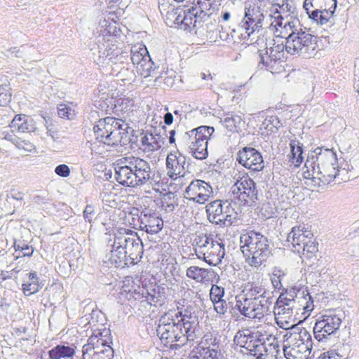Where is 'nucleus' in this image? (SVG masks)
Returning <instances> with one entry per match:
<instances>
[{
    "mask_svg": "<svg viewBox=\"0 0 359 359\" xmlns=\"http://www.w3.org/2000/svg\"><path fill=\"white\" fill-rule=\"evenodd\" d=\"M198 317L189 311H169L161 316L156 329L157 335L165 346L178 342L182 346L189 343L193 345L198 339Z\"/></svg>",
    "mask_w": 359,
    "mask_h": 359,
    "instance_id": "nucleus-1",
    "label": "nucleus"
},
{
    "mask_svg": "<svg viewBox=\"0 0 359 359\" xmlns=\"http://www.w3.org/2000/svg\"><path fill=\"white\" fill-rule=\"evenodd\" d=\"M276 32L286 40V52L292 55L311 57L318 47L317 36L309 33L297 18L290 14L279 15L275 21Z\"/></svg>",
    "mask_w": 359,
    "mask_h": 359,
    "instance_id": "nucleus-2",
    "label": "nucleus"
},
{
    "mask_svg": "<svg viewBox=\"0 0 359 359\" xmlns=\"http://www.w3.org/2000/svg\"><path fill=\"white\" fill-rule=\"evenodd\" d=\"M149 163L140 158L127 157L119 160L115 167V179L123 186L137 187L147 184L151 186L158 184V182L151 177Z\"/></svg>",
    "mask_w": 359,
    "mask_h": 359,
    "instance_id": "nucleus-3",
    "label": "nucleus"
},
{
    "mask_svg": "<svg viewBox=\"0 0 359 359\" xmlns=\"http://www.w3.org/2000/svg\"><path fill=\"white\" fill-rule=\"evenodd\" d=\"M336 154L331 149L318 147L307 157L305 167L313 178H318L323 183H330L339 175L335 166Z\"/></svg>",
    "mask_w": 359,
    "mask_h": 359,
    "instance_id": "nucleus-4",
    "label": "nucleus"
},
{
    "mask_svg": "<svg viewBox=\"0 0 359 359\" xmlns=\"http://www.w3.org/2000/svg\"><path fill=\"white\" fill-rule=\"evenodd\" d=\"M93 130L96 138L108 145H127L130 142L129 134L133 132L123 120L110 116L100 118Z\"/></svg>",
    "mask_w": 359,
    "mask_h": 359,
    "instance_id": "nucleus-5",
    "label": "nucleus"
},
{
    "mask_svg": "<svg viewBox=\"0 0 359 359\" xmlns=\"http://www.w3.org/2000/svg\"><path fill=\"white\" fill-rule=\"evenodd\" d=\"M241 250L251 266L262 265L271 255L269 241L260 232L250 230L240 236Z\"/></svg>",
    "mask_w": 359,
    "mask_h": 359,
    "instance_id": "nucleus-6",
    "label": "nucleus"
},
{
    "mask_svg": "<svg viewBox=\"0 0 359 359\" xmlns=\"http://www.w3.org/2000/svg\"><path fill=\"white\" fill-rule=\"evenodd\" d=\"M114 37L111 34H102L96 37L90 50L94 55L95 62L101 67H112L127 61L129 55L112 43Z\"/></svg>",
    "mask_w": 359,
    "mask_h": 359,
    "instance_id": "nucleus-7",
    "label": "nucleus"
},
{
    "mask_svg": "<svg viewBox=\"0 0 359 359\" xmlns=\"http://www.w3.org/2000/svg\"><path fill=\"white\" fill-rule=\"evenodd\" d=\"M215 129L211 126H202L184 133L180 140L182 147L187 148L189 152L199 160L208 156V142L214 133Z\"/></svg>",
    "mask_w": 359,
    "mask_h": 359,
    "instance_id": "nucleus-8",
    "label": "nucleus"
},
{
    "mask_svg": "<svg viewBox=\"0 0 359 359\" xmlns=\"http://www.w3.org/2000/svg\"><path fill=\"white\" fill-rule=\"evenodd\" d=\"M208 220L220 226H229L237 219V212L228 201L215 200L206 205Z\"/></svg>",
    "mask_w": 359,
    "mask_h": 359,
    "instance_id": "nucleus-9",
    "label": "nucleus"
},
{
    "mask_svg": "<svg viewBox=\"0 0 359 359\" xmlns=\"http://www.w3.org/2000/svg\"><path fill=\"white\" fill-rule=\"evenodd\" d=\"M341 322L339 314L334 311H326L316 321L313 327L315 339L319 342L327 341L339 329Z\"/></svg>",
    "mask_w": 359,
    "mask_h": 359,
    "instance_id": "nucleus-10",
    "label": "nucleus"
},
{
    "mask_svg": "<svg viewBox=\"0 0 359 359\" xmlns=\"http://www.w3.org/2000/svg\"><path fill=\"white\" fill-rule=\"evenodd\" d=\"M337 5V0H305L304 2V8L309 18L320 25L330 20Z\"/></svg>",
    "mask_w": 359,
    "mask_h": 359,
    "instance_id": "nucleus-11",
    "label": "nucleus"
},
{
    "mask_svg": "<svg viewBox=\"0 0 359 359\" xmlns=\"http://www.w3.org/2000/svg\"><path fill=\"white\" fill-rule=\"evenodd\" d=\"M271 304L267 299H250L239 295L236 297L235 307L245 317L260 320L267 313Z\"/></svg>",
    "mask_w": 359,
    "mask_h": 359,
    "instance_id": "nucleus-12",
    "label": "nucleus"
},
{
    "mask_svg": "<svg viewBox=\"0 0 359 359\" xmlns=\"http://www.w3.org/2000/svg\"><path fill=\"white\" fill-rule=\"evenodd\" d=\"M124 233H116V243L121 245L126 257L130 263L139 261L143 255V244L137 233H128L124 230Z\"/></svg>",
    "mask_w": 359,
    "mask_h": 359,
    "instance_id": "nucleus-13",
    "label": "nucleus"
},
{
    "mask_svg": "<svg viewBox=\"0 0 359 359\" xmlns=\"http://www.w3.org/2000/svg\"><path fill=\"white\" fill-rule=\"evenodd\" d=\"M231 190L233 198L238 199L241 205L255 202L257 199L256 184L248 176H239Z\"/></svg>",
    "mask_w": 359,
    "mask_h": 359,
    "instance_id": "nucleus-14",
    "label": "nucleus"
},
{
    "mask_svg": "<svg viewBox=\"0 0 359 359\" xmlns=\"http://www.w3.org/2000/svg\"><path fill=\"white\" fill-rule=\"evenodd\" d=\"M135 211L137 218L133 217L132 219L135 228L150 234H156L162 229L163 221L156 212L147 209L141 212L136 209Z\"/></svg>",
    "mask_w": 359,
    "mask_h": 359,
    "instance_id": "nucleus-15",
    "label": "nucleus"
},
{
    "mask_svg": "<svg viewBox=\"0 0 359 359\" xmlns=\"http://www.w3.org/2000/svg\"><path fill=\"white\" fill-rule=\"evenodd\" d=\"M212 188L208 183L203 180H195L186 188L184 198L203 204L212 196Z\"/></svg>",
    "mask_w": 359,
    "mask_h": 359,
    "instance_id": "nucleus-16",
    "label": "nucleus"
},
{
    "mask_svg": "<svg viewBox=\"0 0 359 359\" xmlns=\"http://www.w3.org/2000/svg\"><path fill=\"white\" fill-rule=\"evenodd\" d=\"M264 16L259 8H248L239 24V29L245 30V37H250L255 32H259L263 27Z\"/></svg>",
    "mask_w": 359,
    "mask_h": 359,
    "instance_id": "nucleus-17",
    "label": "nucleus"
},
{
    "mask_svg": "<svg viewBox=\"0 0 359 359\" xmlns=\"http://www.w3.org/2000/svg\"><path fill=\"white\" fill-rule=\"evenodd\" d=\"M236 160L243 166L252 171H260L264 167L262 156L253 147H245L240 150Z\"/></svg>",
    "mask_w": 359,
    "mask_h": 359,
    "instance_id": "nucleus-18",
    "label": "nucleus"
},
{
    "mask_svg": "<svg viewBox=\"0 0 359 359\" xmlns=\"http://www.w3.org/2000/svg\"><path fill=\"white\" fill-rule=\"evenodd\" d=\"M168 18L172 20L180 29L187 32H190L197 23L191 6L187 9H173L168 13Z\"/></svg>",
    "mask_w": 359,
    "mask_h": 359,
    "instance_id": "nucleus-19",
    "label": "nucleus"
},
{
    "mask_svg": "<svg viewBox=\"0 0 359 359\" xmlns=\"http://www.w3.org/2000/svg\"><path fill=\"white\" fill-rule=\"evenodd\" d=\"M133 297L142 302H146L151 306H161L165 301L164 288L159 285H156L149 290L144 287H139L138 290H134Z\"/></svg>",
    "mask_w": 359,
    "mask_h": 359,
    "instance_id": "nucleus-20",
    "label": "nucleus"
},
{
    "mask_svg": "<svg viewBox=\"0 0 359 359\" xmlns=\"http://www.w3.org/2000/svg\"><path fill=\"white\" fill-rule=\"evenodd\" d=\"M224 255V244L214 239L210 242L201 259L210 266H217L221 264Z\"/></svg>",
    "mask_w": 359,
    "mask_h": 359,
    "instance_id": "nucleus-21",
    "label": "nucleus"
},
{
    "mask_svg": "<svg viewBox=\"0 0 359 359\" xmlns=\"http://www.w3.org/2000/svg\"><path fill=\"white\" fill-rule=\"evenodd\" d=\"M313 234L310 231L306 230L302 225L292 227L291 231L288 233L287 241L291 242L292 250L298 254L302 252V247L304 243H307L309 238H312Z\"/></svg>",
    "mask_w": 359,
    "mask_h": 359,
    "instance_id": "nucleus-22",
    "label": "nucleus"
},
{
    "mask_svg": "<svg viewBox=\"0 0 359 359\" xmlns=\"http://www.w3.org/2000/svg\"><path fill=\"white\" fill-rule=\"evenodd\" d=\"M109 252L104 258V262L111 266L118 268L126 264L128 260L121 245L116 243V234L114 235L113 243L111 245Z\"/></svg>",
    "mask_w": 359,
    "mask_h": 359,
    "instance_id": "nucleus-23",
    "label": "nucleus"
},
{
    "mask_svg": "<svg viewBox=\"0 0 359 359\" xmlns=\"http://www.w3.org/2000/svg\"><path fill=\"white\" fill-rule=\"evenodd\" d=\"M188 359H223L219 346L212 344L208 346H197L189 354Z\"/></svg>",
    "mask_w": 359,
    "mask_h": 359,
    "instance_id": "nucleus-24",
    "label": "nucleus"
},
{
    "mask_svg": "<svg viewBox=\"0 0 359 359\" xmlns=\"http://www.w3.org/2000/svg\"><path fill=\"white\" fill-rule=\"evenodd\" d=\"M186 164V158L184 156L178 153H170L166 158V167L168 174L171 178H175L177 176H183L184 172V165Z\"/></svg>",
    "mask_w": 359,
    "mask_h": 359,
    "instance_id": "nucleus-25",
    "label": "nucleus"
},
{
    "mask_svg": "<svg viewBox=\"0 0 359 359\" xmlns=\"http://www.w3.org/2000/svg\"><path fill=\"white\" fill-rule=\"evenodd\" d=\"M285 292L287 296L293 299L299 305L302 306L304 309L306 311H311L313 309L312 297L306 288L295 285L287 289Z\"/></svg>",
    "mask_w": 359,
    "mask_h": 359,
    "instance_id": "nucleus-26",
    "label": "nucleus"
},
{
    "mask_svg": "<svg viewBox=\"0 0 359 359\" xmlns=\"http://www.w3.org/2000/svg\"><path fill=\"white\" fill-rule=\"evenodd\" d=\"M9 127L12 132L32 133L36 130L34 120L24 114L16 115L12 120Z\"/></svg>",
    "mask_w": 359,
    "mask_h": 359,
    "instance_id": "nucleus-27",
    "label": "nucleus"
},
{
    "mask_svg": "<svg viewBox=\"0 0 359 359\" xmlns=\"http://www.w3.org/2000/svg\"><path fill=\"white\" fill-rule=\"evenodd\" d=\"M43 286V285L39 282L36 272L32 271L27 273L24 277L22 289L26 296H30L37 292Z\"/></svg>",
    "mask_w": 359,
    "mask_h": 359,
    "instance_id": "nucleus-28",
    "label": "nucleus"
},
{
    "mask_svg": "<svg viewBox=\"0 0 359 359\" xmlns=\"http://www.w3.org/2000/svg\"><path fill=\"white\" fill-rule=\"evenodd\" d=\"M241 295L243 297L250 299H267L268 301L271 299L269 292L262 286L256 284H250L248 287H246L245 290L243 291V294Z\"/></svg>",
    "mask_w": 359,
    "mask_h": 359,
    "instance_id": "nucleus-29",
    "label": "nucleus"
},
{
    "mask_svg": "<svg viewBox=\"0 0 359 359\" xmlns=\"http://www.w3.org/2000/svg\"><path fill=\"white\" fill-rule=\"evenodd\" d=\"M86 350V357L88 359H113L114 349L110 346H106L104 348H97L96 351L91 349L90 345H84Z\"/></svg>",
    "mask_w": 359,
    "mask_h": 359,
    "instance_id": "nucleus-30",
    "label": "nucleus"
},
{
    "mask_svg": "<svg viewBox=\"0 0 359 359\" xmlns=\"http://www.w3.org/2000/svg\"><path fill=\"white\" fill-rule=\"evenodd\" d=\"M48 353L49 359H72L75 351L68 346L57 345L48 351Z\"/></svg>",
    "mask_w": 359,
    "mask_h": 359,
    "instance_id": "nucleus-31",
    "label": "nucleus"
},
{
    "mask_svg": "<svg viewBox=\"0 0 359 359\" xmlns=\"http://www.w3.org/2000/svg\"><path fill=\"white\" fill-rule=\"evenodd\" d=\"M213 240V235L212 234L201 233L195 236L193 245L196 246L195 252L199 259L202 258L203 253L210 245V242Z\"/></svg>",
    "mask_w": 359,
    "mask_h": 359,
    "instance_id": "nucleus-32",
    "label": "nucleus"
},
{
    "mask_svg": "<svg viewBox=\"0 0 359 359\" xmlns=\"http://www.w3.org/2000/svg\"><path fill=\"white\" fill-rule=\"evenodd\" d=\"M158 68L151 60L150 55H146L142 63L137 66V72L144 78L149 76H155L157 74Z\"/></svg>",
    "mask_w": 359,
    "mask_h": 359,
    "instance_id": "nucleus-33",
    "label": "nucleus"
},
{
    "mask_svg": "<svg viewBox=\"0 0 359 359\" xmlns=\"http://www.w3.org/2000/svg\"><path fill=\"white\" fill-rule=\"evenodd\" d=\"M290 161L296 167H298L303 161V149L302 144L295 138L290 142Z\"/></svg>",
    "mask_w": 359,
    "mask_h": 359,
    "instance_id": "nucleus-34",
    "label": "nucleus"
},
{
    "mask_svg": "<svg viewBox=\"0 0 359 359\" xmlns=\"http://www.w3.org/2000/svg\"><path fill=\"white\" fill-rule=\"evenodd\" d=\"M146 55H149L147 48L142 44H136L130 48V60L134 66H139Z\"/></svg>",
    "mask_w": 359,
    "mask_h": 359,
    "instance_id": "nucleus-35",
    "label": "nucleus"
},
{
    "mask_svg": "<svg viewBox=\"0 0 359 359\" xmlns=\"http://www.w3.org/2000/svg\"><path fill=\"white\" fill-rule=\"evenodd\" d=\"M259 64L262 63L266 70L270 71L271 73L277 71L279 63L271 57L267 48L265 50V53L259 50Z\"/></svg>",
    "mask_w": 359,
    "mask_h": 359,
    "instance_id": "nucleus-36",
    "label": "nucleus"
},
{
    "mask_svg": "<svg viewBox=\"0 0 359 359\" xmlns=\"http://www.w3.org/2000/svg\"><path fill=\"white\" fill-rule=\"evenodd\" d=\"M207 270L196 266H191L187 269L186 275L189 278L197 283H203L207 276Z\"/></svg>",
    "mask_w": 359,
    "mask_h": 359,
    "instance_id": "nucleus-37",
    "label": "nucleus"
},
{
    "mask_svg": "<svg viewBox=\"0 0 359 359\" xmlns=\"http://www.w3.org/2000/svg\"><path fill=\"white\" fill-rule=\"evenodd\" d=\"M294 307V305H276V304L274 306L273 313L276 323L279 324L280 318H290L293 313V309Z\"/></svg>",
    "mask_w": 359,
    "mask_h": 359,
    "instance_id": "nucleus-38",
    "label": "nucleus"
},
{
    "mask_svg": "<svg viewBox=\"0 0 359 359\" xmlns=\"http://www.w3.org/2000/svg\"><path fill=\"white\" fill-rule=\"evenodd\" d=\"M241 121L242 118L241 116L233 114H227L224 118H221L220 121L224 127L231 132L237 130V128Z\"/></svg>",
    "mask_w": 359,
    "mask_h": 359,
    "instance_id": "nucleus-39",
    "label": "nucleus"
},
{
    "mask_svg": "<svg viewBox=\"0 0 359 359\" xmlns=\"http://www.w3.org/2000/svg\"><path fill=\"white\" fill-rule=\"evenodd\" d=\"M112 73L115 74L118 80L130 83L135 78V73L133 69L128 67H123L118 70L116 68H112Z\"/></svg>",
    "mask_w": 359,
    "mask_h": 359,
    "instance_id": "nucleus-40",
    "label": "nucleus"
},
{
    "mask_svg": "<svg viewBox=\"0 0 359 359\" xmlns=\"http://www.w3.org/2000/svg\"><path fill=\"white\" fill-rule=\"evenodd\" d=\"M299 340L302 341L299 346H302V349H304L305 352H309V355L313 348V341L311 334L306 330H302L299 333Z\"/></svg>",
    "mask_w": 359,
    "mask_h": 359,
    "instance_id": "nucleus-41",
    "label": "nucleus"
},
{
    "mask_svg": "<svg viewBox=\"0 0 359 359\" xmlns=\"http://www.w3.org/2000/svg\"><path fill=\"white\" fill-rule=\"evenodd\" d=\"M178 205V198L171 192L166 194L162 201L163 208L168 212H172Z\"/></svg>",
    "mask_w": 359,
    "mask_h": 359,
    "instance_id": "nucleus-42",
    "label": "nucleus"
},
{
    "mask_svg": "<svg viewBox=\"0 0 359 359\" xmlns=\"http://www.w3.org/2000/svg\"><path fill=\"white\" fill-rule=\"evenodd\" d=\"M141 142L142 146L144 147V149L147 151H154L161 147V145L152 134L144 135L142 137Z\"/></svg>",
    "mask_w": 359,
    "mask_h": 359,
    "instance_id": "nucleus-43",
    "label": "nucleus"
},
{
    "mask_svg": "<svg viewBox=\"0 0 359 359\" xmlns=\"http://www.w3.org/2000/svg\"><path fill=\"white\" fill-rule=\"evenodd\" d=\"M102 333L98 332L97 334L92 335L88 340V344L86 345H90L91 349L93 351L97 350V348H104V347L108 346L109 345H107V341L102 337Z\"/></svg>",
    "mask_w": 359,
    "mask_h": 359,
    "instance_id": "nucleus-44",
    "label": "nucleus"
},
{
    "mask_svg": "<svg viewBox=\"0 0 359 359\" xmlns=\"http://www.w3.org/2000/svg\"><path fill=\"white\" fill-rule=\"evenodd\" d=\"M284 50H286V43L274 44L269 48V55L273 60L277 61L280 64V61L283 57Z\"/></svg>",
    "mask_w": 359,
    "mask_h": 359,
    "instance_id": "nucleus-45",
    "label": "nucleus"
},
{
    "mask_svg": "<svg viewBox=\"0 0 359 359\" xmlns=\"http://www.w3.org/2000/svg\"><path fill=\"white\" fill-rule=\"evenodd\" d=\"M13 246L15 252H20L17 257L20 256L31 257L33 254L34 248L32 246H29L28 244L25 243L24 241H19L18 243L15 242Z\"/></svg>",
    "mask_w": 359,
    "mask_h": 359,
    "instance_id": "nucleus-46",
    "label": "nucleus"
},
{
    "mask_svg": "<svg viewBox=\"0 0 359 359\" xmlns=\"http://www.w3.org/2000/svg\"><path fill=\"white\" fill-rule=\"evenodd\" d=\"M11 95L9 84L0 85V106H6L11 102Z\"/></svg>",
    "mask_w": 359,
    "mask_h": 359,
    "instance_id": "nucleus-47",
    "label": "nucleus"
},
{
    "mask_svg": "<svg viewBox=\"0 0 359 359\" xmlns=\"http://www.w3.org/2000/svg\"><path fill=\"white\" fill-rule=\"evenodd\" d=\"M193 6H191L192 11L195 10H201V11H207L208 13H212L211 11L214 10V5H215V1H211V0H198L196 4L191 3Z\"/></svg>",
    "mask_w": 359,
    "mask_h": 359,
    "instance_id": "nucleus-48",
    "label": "nucleus"
},
{
    "mask_svg": "<svg viewBox=\"0 0 359 359\" xmlns=\"http://www.w3.org/2000/svg\"><path fill=\"white\" fill-rule=\"evenodd\" d=\"M281 11H278L275 14L277 15L274 16L273 20L271 22V25L275 27V21L279 18V15H285L286 14H290L297 18L296 14L294 13V8H292L288 3L283 4L281 6H280Z\"/></svg>",
    "mask_w": 359,
    "mask_h": 359,
    "instance_id": "nucleus-49",
    "label": "nucleus"
},
{
    "mask_svg": "<svg viewBox=\"0 0 359 359\" xmlns=\"http://www.w3.org/2000/svg\"><path fill=\"white\" fill-rule=\"evenodd\" d=\"M302 252L301 254L310 257L313 254L318 251V245L312 241V238H309L307 243H304V245L302 247Z\"/></svg>",
    "mask_w": 359,
    "mask_h": 359,
    "instance_id": "nucleus-50",
    "label": "nucleus"
},
{
    "mask_svg": "<svg viewBox=\"0 0 359 359\" xmlns=\"http://www.w3.org/2000/svg\"><path fill=\"white\" fill-rule=\"evenodd\" d=\"M57 114L60 118L72 120L75 116L74 111L66 104H61L57 107Z\"/></svg>",
    "mask_w": 359,
    "mask_h": 359,
    "instance_id": "nucleus-51",
    "label": "nucleus"
},
{
    "mask_svg": "<svg viewBox=\"0 0 359 359\" xmlns=\"http://www.w3.org/2000/svg\"><path fill=\"white\" fill-rule=\"evenodd\" d=\"M224 295V288L218 286L217 285H212L210 291V297L212 302L220 300L223 299Z\"/></svg>",
    "mask_w": 359,
    "mask_h": 359,
    "instance_id": "nucleus-52",
    "label": "nucleus"
},
{
    "mask_svg": "<svg viewBox=\"0 0 359 359\" xmlns=\"http://www.w3.org/2000/svg\"><path fill=\"white\" fill-rule=\"evenodd\" d=\"M229 29L230 30L229 36H230V41H233V42H238L241 41L243 39H248L249 37H245L246 33L245 30L239 29V26L238 27V29L235 28H231L229 27Z\"/></svg>",
    "mask_w": 359,
    "mask_h": 359,
    "instance_id": "nucleus-53",
    "label": "nucleus"
},
{
    "mask_svg": "<svg viewBox=\"0 0 359 359\" xmlns=\"http://www.w3.org/2000/svg\"><path fill=\"white\" fill-rule=\"evenodd\" d=\"M215 311L219 315H224L228 309L227 303L224 299L212 302Z\"/></svg>",
    "mask_w": 359,
    "mask_h": 359,
    "instance_id": "nucleus-54",
    "label": "nucleus"
},
{
    "mask_svg": "<svg viewBox=\"0 0 359 359\" xmlns=\"http://www.w3.org/2000/svg\"><path fill=\"white\" fill-rule=\"evenodd\" d=\"M276 305H286V306H292L296 304V302L287 296L285 294H281L278 299L276 301Z\"/></svg>",
    "mask_w": 359,
    "mask_h": 359,
    "instance_id": "nucleus-55",
    "label": "nucleus"
},
{
    "mask_svg": "<svg viewBox=\"0 0 359 359\" xmlns=\"http://www.w3.org/2000/svg\"><path fill=\"white\" fill-rule=\"evenodd\" d=\"M55 172L62 177H67L70 174V169L66 164H60L55 168Z\"/></svg>",
    "mask_w": 359,
    "mask_h": 359,
    "instance_id": "nucleus-56",
    "label": "nucleus"
},
{
    "mask_svg": "<svg viewBox=\"0 0 359 359\" xmlns=\"http://www.w3.org/2000/svg\"><path fill=\"white\" fill-rule=\"evenodd\" d=\"M194 15L195 17V19L196 20V22H202L205 21L207 19L210 18V16L212 15V13H208L205 11H201V10H195L194 11Z\"/></svg>",
    "mask_w": 359,
    "mask_h": 359,
    "instance_id": "nucleus-57",
    "label": "nucleus"
},
{
    "mask_svg": "<svg viewBox=\"0 0 359 359\" xmlns=\"http://www.w3.org/2000/svg\"><path fill=\"white\" fill-rule=\"evenodd\" d=\"M94 215V208L90 205H87L83 211V217L86 222H91Z\"/></svg>",
    "mask_w": 359,
    "mask_h": 359,
    "instance_id": "nucleus-58",
    "label": "nucleus"
},
{
    "mask_svg": "<svg viewBox=\"0 0 359 359\" xmlns=\"http://www.w3.org/2000/svg\"><path fill=\"white\" fill-rule=\"evenodd\" d=\"M220 27L221 29L219 30V38L223 41H229L230 30L229 29V27H226L225 25H221Z\"/></svg>",
    "mask_w": 359,
    "mask_h": 359,
    "instance_id": "nucleus-59",
    "label": "nucleus"
},
{
    "mask_svg": "<svg viewBox=\"0 0 359 359\" xmlns=\"http://www.w3.org/2000/svg\"><path fill=\"white\" fill-rule=\"evenodd\" d=\"M164 122L166 125H170L173 122V116L171 113L168 112L164 115Z\"/></svg>",
    "mask_w": 359,
    "mask_h": 359,
    "instance_id": "nucleus-60",
    "label": "nucleus"
},
{
    "mask_svg": "<svg viewBox=\"0 0 359 359\" xmlns=\"http://www.w3.org/2000/svg\"><path fill=\"white\" fill-rule=\"evenodd\" d=\"M231 18V13L229 11H224L221 14V19L223 22H228Z\"/></svg>",
    "mask_w": 359,
    "mask_h": 359,
    "instance_id": "nucleus-61",
    "label": "nucleus"
},
{
    "mask_svg": "<svg viewBox=\"0 0 359 359\" xmlns=\"http://www.w3.org/2000/svg\"><path fill=\"white\" fill-rule=\"evenodd\" d=\"M270 122L273 124L276 130H278L281 126L280 121L277 117H271Z\"/></svg>",
    "mask_w": 359,
    "mask_h": 359,
    "instance_id": "nucleus-62",
    "label": "nucleus"
},
{
    "mask_svg": "<svg viewBox=\"0 0 359 359\" xmlns=\"http://www.w3.org/2000/svg\"><path fill=\"white\" fill-rule=\"evenodd\" d=\"M34 203L38 205H42L46 203V199L41 196H35L33 198Z\"/></svg>",
    "mask_w": 359,
    "mask_h": 359,
    "instance_id": "nucleus-63",
    "label": "nucleus"
},
{
    "mask_svg": "<svg viewBox=\"0 0 359 359\" xmlns=\"http://www.w3.org/2000/svg\"><path fill=\"white\" fill-rule=\"evenodd\" d=\"M320 359H341L338 355H334L333 353L327 352V355H325Z\"/></svg>",
    "mask_w": 359,
    "mask_h": 359,
    "instance_id": "nucleus-64",
    "label": "nucleus"
}]
</instances>
